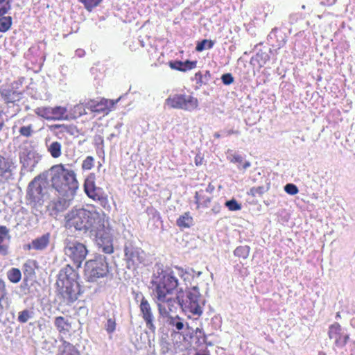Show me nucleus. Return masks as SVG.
I'll use <instances>...</instances> for the list:
<instances>
[{
  "mask_svg": "<svg viewBox=\"0 0 355 355\" xmlns=\"http://www.w3.org/2000/svg\"><path fill=\"white\" fill-rule=\"evenodd\" d=\"M350 324L352 327L355 328V318H352L350 321Z\"/></svg>",
  "mask_w": 355,
  "mask_h": 355,
  "instance_id": "obj_64",
  "label": "nucleus"
},
{
  "mask_svg": "<svg viewBox=\"0 0 355 355\" xmlns=\"http://www.w3.org/2000/svg\"><path fill=\"white\" fill-rule=\"evenodd\" d=\"M269 59L270 55L267 52L259 51L255 56L251 58L250 63L254 65L257 63L259 67H262Z\"/></svg>",
  "mask_w": 355,
  "mask_h": 355,
  "instance_id": "obj_26",
  "label": "nucleus"
},
{
  "mask_svg": "<svg viewBox=\"0 0 355 355\" xmlns=\"http://www.w3.org/2000/svg\"><path fill=\"white\" fill-rule=\"evenodd\" d=\"M49 183L46 179L35 177L29 184L26 191V200L34 207H41L49 198Z\"/></svg>",
  "mask_w": 355,
  "mask_h": 355,
  "instance_id": "obj_6",
  "label": "nucleus"
},
{
  "mask_svg": "<svg viewBox=\"0 0 355 355\" xmlns=\"http://www.w3.org/2000/svg\"><path fill=\"white\" fill-rule=\"evenodd\" d=\"M176 224L181 229L189 228L193 225V219L189 212H185L177 219Z\"/></svg>",
  "mask_w": 355,
  "mask_h": 355,
  "instance_id": "obj_27",
  "label": "nucleus"
},
{
  "mask_svg": "<svg viewBox=\"0 0 355 355\" xmlns=\"http://www.w3.org/2000/svg\"><path fill=\"white\" fill-rule=\"evenodd\" d=\"M175 268L178 270V275L183 279L184 282L190 281L195 277H198L201 275L202 272H196L191 268H182L181 267L175 266Z\"/></svg>",
  "mask_w": 355,
  "mask_h": 355,
  "instance_id": "obj_22",
  "label": "nucleus"
},
{
  "mask_svg": "<svg viewBox=\"0 0 355 355\" xmlns=\"http://www.w3.org/2000/svg\"><path fill=\"white\" fill-rule=\"evenodd\" d=\"M220 206L219 205H216L213 207V208L211 209V211L214 214H218L220 211Z\"/></svg>",
  "mask_w": 355,
  "mask_h": 355,
  "instance_id": "obj_60",
  "label": "nucleus"
},
{
  "mask_svg": "<svg viewBox=\"0 0 355 355\" xmlns=\"http://www.w3.org/2000/svg\"><path fill=\"white\" fill-rule=\"evenodd\" d=\"M51 234L46 232L33 240V247L35 250L44 251L50 243Z\"/></svg>",
  "mask_w": 355,
  "mask_h": 355,
  "instance_id": "obj_20",
  "label": "nucleus"
},
{
  "mask_svg": "<svg viewBox=\"0 0 355 355\" xmlns=\"http://www.w3.org/2000/svg\"><path fill=\"white\" fill-rule=\"evenodd\" d=\"M197 61L186 60L182 62V71H187L196 67Z\"/></svg>",
  "mask_w": 355,
  "mask_h": 355,
  "instance_id": "obj_48",
  "label": "nucleus"
},
{
  "mask_svg": "<svg viewBox=\"0 0 355 355\" xmlns=\"http://www.w3.org/2000/svg\"><path fill=\"white\" fill-rule=\"evenodd\" d=\"M109 272L107 258L103 254H96L93 259L85 262V274L90 282H96L99 278L106 277Z\"/></svg>",
  "mask_w": 355,
  "mask_h": 355,
  "instance_id": "obj_7",
  "label": "nucleus"
},
{
  "mask_svg": "<svg viewBox=\"0 0 355 355\" xmlns=\"http://www.w3.org/2000/svg\"><path fill=\"white\" fill-rule=\"evenodd\" d=\"M284 191L290 195H295L299 192L297 187L292 183L286 184L284 186Z\"/></svg>",
  "mask_w": 355,
  "mask_h": 355,
  "instance_id": "obj_46",
  "label": "nucleus"
},
{
  "mask_svg": "<svg viewBox=\"0 0 355 355\" xmlns=\"http://www.w3.org/2000/svg\"><path fill=\"white\" fill-rule=\"evenodd\" d=\"M202 196L200 193V192H196L194 198H195V202L197 205V208H199L200 207V202L202 200Z\"/></svg>",
  "mask_w": 355,
  "mask_h": 355,
  "instance_id": "obj_57",
  "label": "nucleus"
},
{
  "mask_svg": "<svg viewBox=\"0 0 355 355\" xmlns=\"http://www.w3.org/2000/svg\"><path fill=\"white\" fill-rule=\"evenodd\" d=\"M93 232L95 233L96 242L98 248L104 253L110 254L114 252L113 248V230L105 221L101 222V227H98Z\"/></svg>",
  "mask_w": 355,
  "mask_h": 355,
  "instance_id": "obj_9",
  "label": "nucleus"
},
{
  "mask_svg": "<svg viewBox=\"0 0 355 355\" xmlns=\"http://www.w3.org/2000/svg\"><path fill=\"white\" fill-rule=\"evenodd\" d=\"M64 244V254L73 261L77 268H80L88 253L86 246L83 243L71 239H65Z\"/></svg>",
  "mask_w": 355,
  "mask_h": 355,
  "instance_id": "obj_10",
  "label": "nucleus"
},
{
  "mask_svg": "<svg viewBox=\"0 0 355 355\" xmlns=\"http://www.w3.org/2000/svg\"><path fill=\"white\" fill-rule=\"evenodd\" d=\"M221 136H223L222 132H221V133H220V132H215V133L214 134V137L215 138H220Z\"/></svg>",
  "mask_w": 355,
  "mask_h": 355,
  "instance_id": "obj_63",
  "label": "nucleus"
},
{
  "mask_svg": "<svg viewBox=\"0 0 355 355\" xmlns=\"http://www.w3.org/2000/svg\"><path fill=\"white\" fill-rule=\"evenodd\" d=\"M50 171L52 188L61 196L74 197L79 188L75 171L62 164L53 166Z\"/></svg>",
  "mask_w": 355,
  "mask_h": 355,
  "instance_id": "obj_2",
  "label": "nucleus"
},
{
  "mask_svg": "<svg viewBox=\"0 0 355 355\" xmlns=\"http://www.w3.org/2000/svg\"><path fill=\"white\" fill-rule=\"evenodd\" d=\"M233 134L239 135V132L238 130H225L222 131V135L223 137H227V136H230Z\"/></svg>",
  "mask_w": 355,
  "mask_h": 355,
  "instance_id": "obj_56",
  "label": "nucleus"
},
{
  "mask_svg": "<svg viewBox=\"0 0 355 355\" xmlns=\"http://www.w3.org/2000/svg\"><path fill=\"white\" fill-rule=\"evenodd\" d=\"M227 158L232 163L239 164H243L241 167H240L239 166H238V168L239 169L245 170L251 166L250 162L248 161H245L243 162V157L239 154L235 153L234 155H231L228 156Z\"/></svg>",
  "mask_w": 355,
  "mask_h": 355,
  "instance_id": "obj_32",
  "label": "nucleus"
},
{
  "mask_svg": "<svg viewBox=\"0 0 355 355\" xmlns=\"http://www.w3.org/2000/svg\"><path fill=\"white\" fill-rule=\"evenodd\" d=\"M250 248L248 245H241L237 247L234 251V254L236 257L247 259L249 256Z\"/></svg>",
  "mask_w": 355,
  "mask_h": 355,
  "instance_id": "obj_36",
  "label": "nucleus"
},
{
  "mask_svg": "<svg viewBox=\"0 0 355 355\" xmlns=\"http://www.w3.org/2000/svg\"><path fill=\"white\" fill-rule=\"evenodd\" d=\"M211 202V198L208 196H202V200L200 202V205L204 207H207Z\"/></svg>",
  "mask_w": 355,
  "mask_h": 355,
  "instance_id": "obj_54",
  "label": "nucleus"
},
{
  "mask_svg": "<svg viewBox=\"0 0 355 355\" xmlns=\"http://www.w3.org/2000/svg\"><path fill=\"white\" fill-rule=\"evenodd\" d=\"M98 196L92 197V199L98 201L101 207L106 211H110L111 210V206L109 203L107 196L104 193L103 190L98 193Z\"/></svg>",
  "mask_w": 355,
  "mask_h": 355,
  "instance_id": "obj_34",
  "label": "nucleus"
},
{
  "mask_svg": "<svg viewBox=\"0 0 355 355\" xmlns=\"http://www.w3.org/2000/svg\"><path fill=\"white\" fill-rule=\"evenodd\" d=\"M215 42L211 40L204 39L200 42H198L196 46V51L201 52L205 49H211L214 47Z\"/></svg>",
  "mask_w": 355,
  "mask_h": 355,
  "instance_id": "obj_35",
  "label": "nucleus"
},
{
  "mask_svg": "<svg viewBox=\"0 0 355 355\" xmlns=\"http://www.w3.org/2000/svg\"><path fill=\"white\" fill-rule=\"evenodd\" d=\"M11 303L5 282L0 278V315L7 310Z\"/></svg>",
  "mask_w": 355,
  "mask_h": 355,
  "instance_id": "obj_17",
  "label": "nucleus"
},
{
  "mask_svg": "<svg viewBox=\"0 0 355 355\" xmlns=\"http://www.w3.org/2000/svg\"><path fill=\"white\" fill-rule=\"evenodd\" d=\"M124 260L129 270H135L148 264L147 254L135 242L127 241L124 245Z\"/></svg>",
  "mask_w": 355,
  "mask_h": 355,
  "instance_id": "obj_8",
  "label": "nucleus"
},
{
  "mask_svg": "<svg viewBox=\"0 0 355 355\" xmlns=\"http://www.w3.org/2000/svg\"><path fill=\"white\" fill-rule=\"evenodd\" d=\"M73 198V197L62 196L53 200L49 205L50 215L56 217L64 211L69 207Z\"/></svg>",
  "mask_w": 355,
  "mask_h": 355,
  "instance_id": "obj_14",
  "label": "nucleus"
},
{
  "mask_svg": "<svg viewBox=\"0 0 355 355\" xmlns=\"http://www.w3.org/2000/svg\"><path fill=\"white\" fill-rule=\"evenodd\" d=\"M79 2L83 4L85 8L92 12L93 9L100 5L103 0H78Z\"/></svg>",
  "mask_w": 355,
  "mask_h": 355,
  "instance_id": "obj_39",
  "label": "nucleus"
},
{
  "mask_svg": "<svg viewBox=\"0 0 355 355\" xmlns=\"http://www.w3.org/2000/svg\"><path fill=\"white\" fill-rule=\"evenodd\" d=\"M86 110L87 109L85 107V103H81L80 105H78L75 107V112H78L80 116L86 114Z\"/></svg>",
  "mask_w": 355,
  "mask_h": 355,
  "instance_id": "obj_53",
  "label": "nucleus"
},
{
  "mask_svg": "<svg viewBox=\"0 0 355 355\" xmlns=\"http://www.w3.org/2000/svg\"><path fill=\"white\" fill-rule=\"evenodd\" d=\"M94 159L92 156H87L82 164V168L84 170H89L94 166Z\"/></svg>",
  "mask_w": 355,
  "mask_h": 355,
  "instance_id": "obj_45",
  "label": "nucleus"
},
{
  "mask_svg": "<svg viewBox=\"0 0 355 355\" xmlns=\"http://www.w3.org/2000/svg\"><path fill=\"white\" fill-rule=\"evenodd\" d=\"M177 300L178 306L186 314L191 313L198 317L202 315L205 300L201 295L197 286L187 289L185 295L178 292Z\"/></svg>",
  "mask_w": 355,
  "mask_h": 355,
  "instance_id": "obj_5",
  "label": "nucleus"
},
{
  "mask_svg": "<svg viewBox=\"0 0 355 355\" xmlns=\"http://www.w3.org/2000/svg\"><path fill=\"white\" fill-rule=\"evenodd\" d=\"M141 302L139 304V309L141 312V315L145 322L146 328L153 334H155L156 331V325H155V316L153 312L152 307L149 303V302L146 299V297L140 293ZM139 297V295L137 294V298Z\"/></svg>",
  "mask_w": 355,
  "mask_h": 355,
  "instance_id": "obj_12",
  "label": "nucleus"
},
{
  "mask_svg": "<svg viewBox=\"0 0 355 355\" xmlns=\"http://www.w3.org/2000/svg\"><path fill=\"white\" fill-rule=\"evenodd\" d=\"M158 309L160 315H162L163 317L167 318V315H170L166 309L165 307H163L159 303H158Z\"/></svg>",
  "mask_w": 355,
  "mask_h": 355,
  "instance_id": "obj_55",
  "label": "nucleus"
},
{
  "mask_svg": "<svg viewBox=\"0 0 355 355\" xmlns=\"http://www.w3.org/2000/svg\"><path fill=\"white\" fill-rule=\"evenodd\" d=\"M59 350L60 355H80L75 346L65 340L62 341V345L59 347Z\"/></svg>",
  "mask_w": 355,
  "mask_h": 355,
  "instance_id": "obj_29",
  "label": "nucleus"
},
{
  "mask_svg": "<svg viewBox=\"0 0 355 355\" xmlns=\"http://www.w3.org/2000/svg\"><path fill=\"white\" fill-rule=\"evenodd\" d=\"M200 76H202V73L200 71H199L195 74V80H196L197 84L200 85V79H201Z\"/></svg>",
  "mask_w": 355,
  "mask_h": 355,
  "instance_id": "obj_59",
  "label": "nucleus"
},
{
  "mask_svg": "<svg viewBox=\"0 0 355 355\" xmlns=\"http://www.w3.org/2000/svg\"><path fill=\"white\" fill-rule=\"evenodd\" d=\"M11 236L9 229L4 225H0V254L6 256L8 254L9 243Z\"/></svg>",
  "mask_w": 355,
  "mask_h": 355,
  "instance_id": "obj_15",
  "label": "nucleus"
},
{
  "mask_svg": "<svg viewBox=\"0 0 355 355\" xmlns=\"http://www.w3.org/2000/svg\"><path fill=\"white\" fill-rule=\"evenodd\" d=\"M159 302H166L167 307L168 309V311L170 312H173L176 309V305L178 306L177 297L175 298L168 297V295H166V300L163 301H158Z\"/></svg>",
  "mask_w": 355,
  "mask_h": 355,
  "instance_id": "obj_41",
  "label": "nucleus"
},
{
  "mask_svg": "<svg viewBox=\"0 0 355 355\" xmlns=\"http://www.w3.org/2000/svg\"><path fill=\"white\" fill-rule=\"evenodd\" d=\"M24 250H34V248L33 247V241L24 246Z\"/></svg>",
  "mask_w": 355,
  "mask_h": 355,
  "instance_id": "obj_61",
  "label": "nucleus"
},
{
  "mask_svg": "<svg viewBox=\"0 0 355 355\" xmlns=\"http://www.w3.org/2000/svg\"><path fill=\"white\" fill-rule=\"evenodd\" d=\"M278 31L279 29L276 27L272 28L267 37L268 42L272 48L277 49L282 48L286 43L285 38L283 35H277Z\"/></svg>",
  "mask_w": 355,
  "mask_h": 355,
  "instance_id": "obj_19",
  "label": "nucleus"
},
{
  "mask_svg": "<svg viewBox=\"0 0 355 355\" xmlns=\"http://www.w3.org/2000/svg\"><path fill=\"white\" fill-rule=\"evenodd\" d=\"M46 148L48 152L50 153L52 157L58 158L62 154V146L61 144L58 141H52L49 144H48L47 141L46 142Z\"/></svg>",
  "mask_w": 355,
  "mask_h": 355,
  "instance_id": "obj_31",
  "label": "nucleus"
},
{
  "mask_svg": "<svg viewBox=\"0 0 355 355\" xmlns=\"http://www.w3.org/2000/svg\"><path fill=\"white\" fill-rule=\"evenodd\" d=\"M105 321L103 322L104 329L108 335H112L116 328V315L112 314V315L105 316Z\"/></svg>",
  "mask_w": 355,
  "mask_h": 355,
  "instance_id": "obj_28",
  "label": "nucleus"
},
{
  "mask_svg": "<svg viewBox=\"0 0 355 355\" xmlns=\"http://www.w3.org/2000/svg\"><path fill=\"white\" fill-rule=\"evenodd\" d=\"M12 25L11 17H0V32L5 33L8 31Z\"/></svg>",
  "mask_w": 355,
  "mask_h": 355,
  "instance_id": "obj_40",
  "label": "nucleus"
},
{
  "mask_svg": "<svg viewBox=\"0 0 355 355\" xmlns=\"http://www.w3.org/2000/svg\"><path fill=\"white\" fill-rule=\"evenodd\" d=\"M166 322L172 327L173 332H178L184 327V320L178 315H167Z\"/></svg>",
  "mask_w": 355,
  "mask_h": 355,
  "instance_id": "obj_21",
  "label": "nucleus"
},
{
  "mask_svg": "<svg viewBox=\"0 0 355 355\" xmlns=\"http://www.w3.org/2000/svg\"><path fill=\"white\" fill-rule=\"evenodd\" d=\"M21 277V271L18 268H12L8 272V278L12 283H17Z\"/></svg>",
  "mask_w": 355,
  "mask_h": 355,
  "instance_id": "obj_38",
  "label": "nucleus"
},
{
  "mask_svg": "<svg viewBox=\"0 0 355 355\" xmlns=\"http://www.w3.org/2000/svg\"><path fill=\"white\" fill-rule=\"evenodd\" d=\"M68 225L76 230L93 232L98 227H101L103 218L96 211H91L83 208L72 210L68 214Z\"/></svg>",
  "mask_w": 355,
  "mask_h": 355,
  "instance_id": "obj_3",
  "label": "nucleus"
},
{
  "mask_svg": "<svg viewBox=\"0 0 355 355\" xmlns=\"http://www.w3.org/2000/svg\"><path fill=\"white\" fill-rule=\"evenodd\" d=\"M214 189V187L209 184L207 188L206 189V191L211 193Z\"/></svg>",
  "mask_w": 355,
  "mask_h": 355,
  "instance_id": "obj_62",
  "label": "nucleus"
},
{
  "mask_svg": "<svg viewBox=\"0 0 355 355\" xmlns=\"http://www.w3.org/2000/svg\"><path fill=\"white\" fill-rule=\"evenodd\" d=\"M166 104L171 108L193 111L198 106V101L191 95L175 94L166 99Z\"/></svg>",
  "mask_w": 355,
  "mask_h": 355,
  "instance_id": "obj_11",
  "label": "nucleus"
},
{
  "mask_svg": "<svg viewBox=\"0 0 355 355\" xmlns=\"http://www.w3.org/2000/svg\"><path fill=\"white\" fill-rule=\"evenodd\" d=\"M221 80L225 85H230L234 83V78L232 73H226L222 75Z\"/></svg>",
  "mask_w": 355,
  "mask_h": 355,
  "instance_id": "obj_47",
  "label": "nucleus"
},
{
  "mask_svg": "<svg viewBox=\"0 0 355 355\" xmlns=\"http://www.w3.org/2000/svg\"><path fill=\"white\" fill-rule=\"evenodd\" d=\"M10 1H11V0L8 1L5 5L2 6L0 8V17H3V15L5 14H6L9 10H10V8H11Z\"/></svg>",
  "mask_w": 355,
  "mask_h": 355,
  "instance_id": "obj_51",
  "label": "nucleus"
},
{
  "mask_svg": "<svg viewBox=\"0 0 355 355\" xmlns=\"http://www.w3.org/2000/svg\"><path fill=\"white\" fill-rule=\"evenodd\" d=\"M328 336L330 339H334L336 347L343 348L349 342V336L345 333L340 324L334 322L329 327Z\"/></svg>",
  "mask_w": 355,
  "mask_h": 355,
  "instance_id": "obj_13",
  "label": "nucleus"
},
{
  "mask_svg": "<svg viewBox=\"0 0 355 355\" xmlns=\"http://www.w3.org/2000/svg\"><path fill=\"white\" fill-rule=\"evenodd\" d=\"M68 119L69 116L66 107L62 106L51 107V120L61 121Z\"/></svg>",
  "mask_w": 355,
  "mask_h": 355,
  "instance_id": "obj_24",
  "label": "nucleus"
},
{
  "mask_svg": "<svg viewBox=\"0 0 355 355\" xmlns=\"http://www.w3.org/2000/svg\"><path fill=\"white\" fill-rule=\"evenodd\" d=\"M84 190L85 193L90 198L94 196H98V193L103 190L101 188L96 187L95 175L94 173H91L85 179Z\"/></svg>",
  "mask_w": 355,
  "mask_h": 355,
  "instance_id": "obj_16",
  "label": "nucleus"
},
{
  "mask_svg": "<svg viewBox=\"0 0 355 355\" xmlns=\"http://www.w3.org/2000/svg\"><path fill=\"white\" fill-rule=\"evenodd\" d=\"M94 142L97 148H103L104 145L103 137L101 135H96L94 137Z\"/></svg>",
  "mask_w": 355,
  "mask_h": 355,
  "instance_id": "obj_49",
  "label": "nucleus"
},
{
  "mask_svg": "<svg viewBox=\"0 0 355 355\" xmlns=\"http://www.w3.org/2000/svg\"><path fill=\"white\" fill-rule=\"evenodd\" d=\"M19 132L21 136L29 137L33 133V125H28L27 126H21Z\"/></svg>",
  "mask_w": 355,
  "mask_h": 355,
  "instance_id": "obj_44",
  "label": "nucleus"
},
{
  "mask_svg": "<svg viewBox=\"0 0 355 355\" xmlns=\"http://www.w3.org/2000/svg\"><path fill=\"white\" fill-rule=\"evenodd\" d=\"M169 66L172 69L182 71V61L175 60L169 62Z\"/></svg>",
  "mask_w": 355,
  "mask_h": 355,
  "instance_id": "obj_50",
  "label": "nucleus"
},
{
  "mask_svg": "<svg viewBox=\"0 0 355 355\" xmlns=\"http://www.w3.org/2000/svg\"><path fill=\"white\" fill-rule=\"evenodd\" d=\"M225 205L230 211H239L241 209V205L234 198L226 201Z\"/></svg>",
  "mask_w": 355,
  "mask_h": 355,
  "instance_id": "obj_43",
  "label": "nucleus"
},
{
  "mask_svg": "<svg viewBox=\"0 0 355 355\" xmlns=\"http://www.w3.org/2000/svg\"><path fill=\"white\" fill-rule=\"evenodd\" d=\"M54 325L60 333L64 334L69 331L67 327L69 326V324L62 316H58L55 318Z\"/></svg>",
  "mask_w": 355,
  "mask_h": 355,
  "instance_id": "obj_33",
  "label": "nucleus"
},
{
  "mask_svg": "<svg viewBox=\"0 0 355 355\" xmlns=\"http://www.w3.org/2000/svg\"><path fill=\"white\" fill-rule=\"evenodd\" d=\"M75 54L76 56L79 57V58H82L85 55V52L83 49H77L76 51H75Z\"/></svg>",
  "mask_w": 355,
  "mask_h": 355,
  "instance_id": "obj_58",
  "label": "nucleus"
},
{
  "mask_svg": "<svg viewBox=\"0 0 355 355\" xmlns=\"http://www.w3.org/2000/svg\"><path fill=\"white\" fill-rule=\"evenodd\" d=\"M12 165V159L0 155V175L2 176L7 173H10Z\"/></svg>",
  "mask_w": 355,
  "mask_h": 355,
  "instance_id": "obj_30",
  "label": "nucleus"
},
{
  "mask_svg": "<svg viewBox=\"0 0 355 355\" xmlns=\"http://www.w3.org/2000/svg\"><path fill=\"white\" fill-rule=\"evenodd\" d=\"M268 190V187L259 186L257 187H252L248 193L253 197L257 196H261Z\"/></svg>",
  "mask_w": 355,
  "mask_h": 355,
  "instance_id": "obj_42",
  "label": "nucleus"
},
{
  "mask_svg": "<svg viewBox=\"0 0 355 355\" xmlns=\"http://www.w3.org/2000/svg\"><path fill=\"white\" fill-rule=\"evenodd\" d=\"M78 277V272L69 265L60 270L56 285L60 303L70 306L78 300L80 294Z\"/></svg>",
  "mask_w": 355,
  "mask_h": 355,
  "instance_id": "obj_1",
  "label": "nucleus"
},
{
  "mask_svg": "<svg viewBox=\"0 0 355 355\" xmlns=\"http://www.w3.org/2000/svg\"><path fill=\"white\" fill-rule=\"evenodd\" d=\"M151 284L155 298L157 301H163L166 300V295L173 294L178 288L179 281L173 271L168 269L154 273Z\"/></svg>",
  "mask_w": 355,
  "mask_h": 355,
  "instance_id": "obj_4",
  "label": "nucleus"
},
{
  "mask_svg": "<svg viewBox=\"0 0 355 355\" xmlns=\"http://www.w3.org/2000/svg\"><path fill=\"white\" fill-rule=\"evenodd\" d=\"M107 102L105 99L89 100L85 102V107L92 112L103 113L107 109Z\"/></svg>",
  "mask_w": 355,
  "mask_h": 355,
  "instance_id": "obj_18",
  "label": "nucleus"
},
{
  "mask_svg": "<svg viewBox=\"0 0 355 355\" xmlns=\"http://www.w3.org/2000/svg\"><path fill=\"white\" fill-rule=\"evenodd\" d=\"M35 112L38 116L47 120H51V107H42L35 109Z\"/></svg>",
  "mask_w": 355,
  "mask_h": 355,
  "instance_id": "obj_37",
  "label": "nucleus"
},
{
  "mask_svg": "<svg viewBox=\"0 0 355 355\" xmlns=\"http://www.w3.org/2000/svg\"><path fill=\"white\" fill-rule=\"evenodd\" d=\"M35 312L33 307H30L20 311L18 313L17 321L24 324L35 318Z\"/></svg>",
  "mask_w": 355,
  "mask_h": 355,
  "instance_id": "obj_25",
  "label": "nucleus"
},
{
  "mask_svg": "<svg viewBox=\"0 0 355 355\" xmlns=\"http://www.w3.org/2000/svg\"><path fill=\"white\" fill-rule=\"evenodd\" d=\"M207 337L202 328L200 327H197L195 330H193L190 336V338L193 340L198 347L207 344Z\"/></svg>",
  "mask_w": 355,
  "mask_h": 355,
  "instance_id": "obj_23",
  "label": "nucleus"
},
{
  "mask_svg": "<svg viewBox=\"0 0 355 355\" xmlns=\"http://www.w3.org/2000/svg\"><path fill=\"white\" fill-rule=\"evenodd\" d=\"M200 85H206L208 83L209 80L211 79V73L209 71H205L204 73H202V76H200Z\"/></svg>",
  "mask_w": 355,
  "mask_h": 355,
  "instance_id": "obj_52",
  "label": "nucleus"
}]
</instances>
